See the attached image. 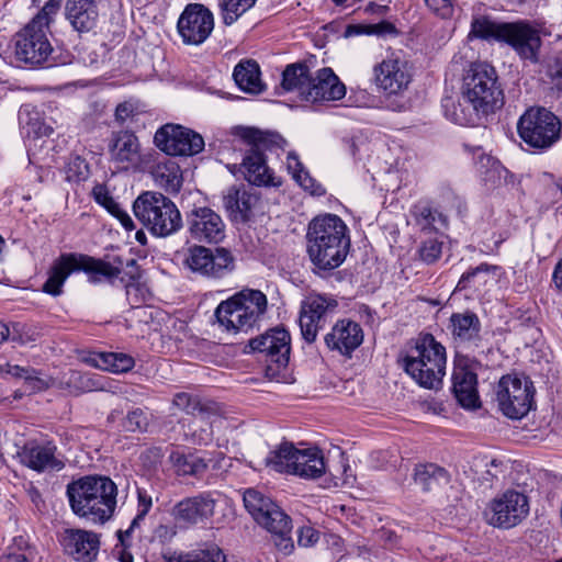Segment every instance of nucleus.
<instances>
[{
	"mask_svg": "<svg viewBox=\"0 0 562 562\" xmlns=\"http://www.w3.org/2000/svg\"><path fill=\"white\" fill-rule=\"evenodd\" d=\"M233 77L237 87L246 93L259 94L266 90L260 67L256 60H240L234 68Z\"/></svg>",
	"mask_w": 562,
	"mask_h": 562,
	"instance_id": "35",
	"label": "nucleus"
},
{
	"mask_svg": "<svg viewBox=\"0 0 562 562\" xmlns=\"http://www.w3.org/2000/svg\"><path fill=\"white\" fill-rule=\"evenodd\" d=\"M92 194L94 201L103 206L110 214L120 205L103 186H95Z\"/></svg>",
	"mask_w": 562,
	"mask_h": 562,
	"instance_id": "54",
	"label": "nucleus"
},
{
	"mask_svg": "<svg viewBox=\"0 0 562 562\" xmlns=\"http://www.w3.org/2000/svg\"><path fill=\"white\" fill-rule=\"evenodd\" d=\"M442 252V241L437 237L424 240L418 249L420 259L430 265L437 261Z\"/></svg>",
	"mask_w": 562,
	"mask_h": 562,
	"instance_id": "51",
	"label": "nucleus"
},
{
	"mask_svg": "<svg viewBox=\"0 0 562 562\" xmlns=\"http://www.w3.org/2000/svg\"><path fill=\"white\" fill-rule=\"evenodd\" d=\"M32 114L37 116V113L34 112V111H31L29 109V106H22L20 112H19V122H20V124L22 126H24L25 124L31 126V128L27 131V133H30L31 131H33L35 133H40L41 132V127L37 126L36 122L35 123L32 122L33 120H37V117L33 119Z\"/></svg>",
	"mask_w": 562,
	"mask_h": 562,
	"instance_id": "57",
	"label": "nucleus"
},
{
	"mask_svg": "<svg viewBox=\"0 0 562 562\" xmlns=\"http://www.w3.org/2000/svg\"><path fill=\"white\" fill-rule=\"evenodd\" d=\"M257 0H220L222 21L225 25L234 24L244 13L250 10Z\"/></svg>",
	"mask_w": 562,
	"mask_h": 562,
	"instance_id": "46",
	"label": "nucleus"
},
{
	"mask_svg": "<svg viewBox=\"0 0 562 562\" xmlns=\"http://www.w3.org/2000/svg\"><path fill=\"white\" fill-rule=\"evenodd\" d=\"M40 331L33 326L24 323H12L9 326L8 340L20 345L31 346L37 341Z\"/></svg>",
	"mask_w": 562,
	"mask_h": 562,
	"instance_id": "47",
	"label": "nucleus"
},
{
	"mask_svg": "<svg viewBox=\"0 0 562 562\" xmlns=\"http://www.w3.org/2000/svg\"><path fill=\"white\" fill-rule=\"evenodd\" d=\"M326 472L322 450L318 448L296 449L291 473L306 480L321 477Z\"/></svg>",
	"mask_w": 562,
	"mask_h": 562,
	"instance_id": "31",
	"label": "nucleus"
},
{
	"mask_svg": "<svg viewBox=\"0 0 562 562\" xmlns=\"http://www.w3.org/2000/svg\"><path fill=\"white\" fill-rule=\"evenodd\" d=\"M312 79L313 76L305 63L291 64L282 72L281 88L288 92H296L302 100L306 101Z\"/></svg>",
	"mask_w": 562,
	"mask_h": 562,
	"instance_id": "36",
	"label": "nucleus"
},
{
	"mask_svg": "<svg viewBox=\"0 0 562 562\" xmlns=\"http://www.w3.org/2000/svg\"><path fill=\"white\" fill-rule=\"evenodd\" d=\"M60 544L75 561L93 562L99 554L100 537L90 530L69 528L61 533Z\"/></svg>",
	"mask_w": 562,
	"mask_h": 562,
	"instance_id": "25",
	"label": "nucleus"
},
{
	"mask_svg": "<svg viewBox=\"0 0 562 562\" xmlns=\"http://www.w3.org/2000/svg\"><path fill=\"white\" fill-rule=\"evenodd\" d=\"M155 145L169 156H193L204 148L203 137L177 124H166L154 136Z\"/></svg>",
	"mask_w": 562,
	"mask_h": 562,
	"instance_id": "17",
	"label": "nucleus"
},
{
	"mask_svg": "<svg viewBox=\"0 0 562 562\" xmlns=\"http://www.w3.org/2000/svg\"><path fill=\"white\" fill-rule=\"evenodd\" d=\"M256 203V195L243 187H229L223 194V205L234 221L246 222Z\"/></svg>",
	"mask_w": 562,
	"mask_h": 562,
	"instance_id": "32",
	"label": "nucleus"
},
{
	"mask_svg": "<svg viewBox=\"0 0 562 562\" xmlns=\"http://www.w3.org/2000/svg\"><path fill=\"white\" fill-rule=\"evenodd\" d=\"M387 11H389V7L387 5L378 4L375 2H369L364 7V12L366 13L376 14V15H381V16L385 15Z\"/></svg>",
	"mask_w": 562,
	"mask_h": 562,
	"instance_id": "64",
	"label": "nucleus"
},
{
	"mask_svg": "<svg viewBox=\"0 0 562 562\" xmlns=\"http://www.w3.org/2000/svg\"><path fill=\"white\" fill-rule=\"evenodd\" d=\"M290 334L283 328H273L252 338L248 342L251 351L263 355L271 363L267 367V374L273 376L276 369L285 368L290 359Z\"/></svg>",
	"mask_w": 562,
	"mask_h": 562,
	"instance_id": "19",
	"label": "nucleus"
},
{
	"mask_svg": "<svg viewBox=\"0 0 562 562\" xmlns=\"http://www.w3.org/2000/svg\"><path fill=\"white\" fill-rule=\"evenodd\" d=\"M151 497L145 491H138V514L136 519L144 518L151 508Z\"/></svg>",
	"mask_w": 562,
	"mask_h": 562,
	"instance_id": "59",
	"label": "nucleus"
},
{
	"mask_svg": "<svg viewBox=\"0 0 562 562\" xmlns=\"http://www.w3.org/2000/svg\"><path fill=\"white\" fill-rule=\"evenodd\" d=\"M8 373L16 378L24 379L32 391H43L49 386V382L40 378L37 375V371L30 367L8 364Z\"/></svg>",
	"mask_w": 562,
	"mask_h": 562,
	"instance_id": "50",
	"label": "nucleus"
},
{
	"mask_svg": "<svg viewBox=\"0 0 562 562\" xmlns=\"http://www.w3.org/2000/svg\"><path fill=\"white\" fill-rule=\"evenodd\" d=\"M88 362L100 370L112 373L128 372L135 364L133 357L122 352L95 353L88 359Z\"/></svg>",
	"mask_w": 562,
	"mask_h": 562,
	"instance_id": "39",
	"label": "nucleus"
},
{
	"mask_svg": "<svg viewBox=\"0 0 562 562\" xmlns=\"http://www.w3.org/2000/svg\"><path fill=\"white\" fill-rule=\"evenodd\" d=\"M244 504L254 519L271 533L277 550L283 555L291 554L294 550L291 518L270 498L251 488L245 492Z\"/></svg>",
	"mask_w": 562,
	"mask_h": 562,
	"instance_id": "9",
	"label": "nucleus"
},
{
	"mask_svg": "<svg viewBox=\"0 0 562 562\" xmlns=\"http://www.w3.org/2000/svg\"><path fill=\"white\" fill-rule=\"evenodd\" d=\"M452 334L460 341H472L479 337L480 319L473 313H456L451 318Z\"/></svg>",
	"mask_w": 562,
	"mask_h": 562,
	"instance_id": "41",
	"label": "nucleus"
},
{
	"mask_svg": "<svg viewBox=\"0 0 562 562\" xmlns=\"http://www.w3.org/2000/svg\"><path fill=\"white\" fill-rule=\"evenodd\" d=\"M133 113V109L128 103H121L116 106L115 119L120 122L126 121Z\"/></svg>",
	"mask_w": 562,
	"mask_h": 562,
	"instance_id": "63",
	"label": "nucleus"
},
{
	"mask_svg": "<svg viewBox=\"0 0 562 562\" xmlns=\"http://www.w3.org/2000/svg\"><path fill=\"white\" fill-rule=\"evenodd\" d=\"M234 135L250 146L243 159L245 179L258 187H279L280 178L267 166L263 155L265 149L282 148L285 139L278 133L265 132L255 127H236Z\"/></svg>",
	"mask_w": 562,
	"mask_h": 562,
	"instance_id": "4",
	"label": "nucleus"
},
{
	"mask_svg": "<svg viewBox=\"0 0 562 562\" xmlns=\"http://www.w3.org/2000/svg\"><path fill=\"white\" fill-rule=\"evenodd\" d=\"M177 27L184 44L200 45L214 29L213 13L203 4H188L178 20Z\"/></svg>",
	"mask_w": 562,
	"mask_h": 562,
	"instance_id": "20",
	"label": "nucleus"
},
{
	"mask_svg": "<svg viewBox=\"0 0 562 562\" xmlns=\"http://www.w3.org/2000/svg\"><path fill=\"white\" fill-rule=\"evenodd\" d=\"M519 137L535 149H548L561 136V122L544 108H530L518 120Z\"/></svg>",
	"mask_w": 562,
	"mask_h": 562,
	"instance_id": "11",
	"label": "nucleus"
},
{
	"mask_svg": "<svg viewBox=\"0 0 562 562\" xmlns=\"http://www.w3.org/2000/svg\"><path fill=\"white\" fill-rule=\"evenodd\" d=\"M136 218L156 237H169L178 233L182 226V216L169 198L160 192L146 191L133 203Z\"/></svg>",
	"mask_w": 562,
	"mask_h": 562,
	"instance_id": "8",
	"label": "nucleus"
},
{
	"mask_svg": "<svg viewBox=\"0 0 562 562\" xmlns=\"http://www.w3.org/2000/svg\"><path fill=\"white\" fill-rule=\"evenodd\" d=\"M286 167L292 173L295 181L306 191L313 195H324L326 190L324 187L313 179L308 171L305 170L304 166L299 159L295 153L290 151L286 157Z\"/></svg>",
	"mask_w": 562,
	"mask_h": 562,
	"instance_id": "42",
	"label": "nucleus"
},
{
	"mask_svg": "<svg viewBox=\"0 0 562 562\" xmlns=\"http://www.w3.org/2000/svg\"><path fill=\"white\" fill-rule=\"evenodd\" d=\"M508 23H495L485 16L475 18L471 24L470 35L483 40H498L502 41L503 27L507 26Z\"/></svg>",
	"mask_w": 562,
	"mask_h": 562,
	"instance_id": "45",
	"label": "nucleus"
},
{
	"mask_svg": "<svg viewBox=\"0 0 562 562\" xmlns=\"http://www.w3.org/2000/svg\"><path fill=\"white\" fill-rule=\"evenodd\" d=\"M148 425V418L143 409L136 408L127 414L124 420V428L127 431H143Z\"/></svg>",
	"mask_w": 562,
	"mask_h": 562,
	"instance_id": "53",
	"label": "nucleus"
},
{
	"mask_svg": "<svg viewBox=\"0 0 562 562\" xmlns=\"http://www.w3.org/2000/svg\"><path fill=\"white\" fill-rule=\"evenodd\" d=\"M414 226L424 233L440 232L448 226L447 216L427 201H419L411 209Z\"/></svg>",
	"mask_w": 562,
	"mask_h": 562,
	"instance_id": "33",
	"label": "nucleus"
},
{
	"mask_svg": "<svg viewBox=\"0 0 562 562\" xmlns=\"http://www.w3.org/2000/svg\"><path fill=\"white\" fill-rule=\"evenodd\" d=\"M452 391L462 407L468 409L479 407L477 379L474 372L465 367H457L452 374Z\"/></svg>",
	"mask_w": 562,
	"mask_h": 562,
	"instance_id": "30",
	"label": "nucleus"
},
{
	"mask_svg": "<svg viewBox=\"0 0 562 562\" xmlns=\"http://www.w3.org/2000/svg\"><path fill=\"white\" fill-rule=\"evenodd\" d=\"M533 385L527 378L507 374L501 378L496 400L504 415L513 419L526 416L533 404Z\"/></svg>",
	"mask_w": 562,
	"mask_h": 562,
	"instance_id": "12",
	"label": "nucleus"
},
{
	"mask_svg": "<svg viewBox=\"0 0 562 562\" xmlns=\"http://www.w3.org/2000/svg\"><path fill=\"white\" fill-rule=\"evenodd\" d=\"M162 558L166 562H226V555L215 544L186 553L166 552Z\"/></svg>",
	"mask_w": 562,
	"mask_h": 562,
	"instance_id": "40",
	"label": "nucleus"
},
{
	"mask_svg": "<svg viewBox=\"0 0 562 562\" xmlns=\"http://www.w3.org/2000/svg\"><path fill=\"white\" fill-rule=\"evenodd\" d=\"M85 271L89 274L91 282H99L102 279L112 280L117 278L121 269L101 259L87 255L63 254L48 270V278L43 284V292L53 296L61 294L63 285L67 278L75 271Z\"/></svg>",
	"mask_w": 562,
	"mask_h": 562,
	"instance_id": "10",
	"label": "nucleus"
},
{
	"mask_svg": "<svg viewBox=\"0 0 562 562\" xmlns=\"http://www.w3.org/2000/svg\"><path fill=\"white\" fill-rule=\"evenodd\" d=\"M72 166L76 168V176L79 180L85 179L87 177L88 166L85 159L80 157H75L69 165V170L72 169Z\"/></svg>",
	"mask_w": 562,
	"mask_h": 562,
	"instance_id": "62",
	"label": "nucleus"
},
{
	"mask_svg": "<svg viewBox=\"0 0 562 562\" xmlns=\"http://www.w3.org/2000/svg\"><path fill=\"white\" fill-rule=\"evenodd\" d=\"M221 502L216 491H205L179 501L171 510L173 519L182 526H205L212 521Z\"/></svg>",
	"mask_w": 562,
	"mask_h": 562,
	"instance_id": "16",
	"label": "nucleus"
},
{
	"mask_svg": "<svg viewBox=\"0 0 562 562\" xmlns=\"http://www.w3.org/2000/svg\"><path fill=\"white\" fill-rule=\"evenodd\" d=\"M155 183L169 193H177L182 187V173L179 165L171 158L157 159L150 169Z\"/></svg>",
	"mask_w": 562,
	"mask_h": 562,
	"instance_id": "34",
	"label": "nucleus"
},
{
	"mask_svg": "<svg viewBox=\"0 0 562 562\" xmlns=\"http://www.w3.org/2000/svg\"><path fill=\"white\" fill-rule=\"evenodd\" d=\"M504 104V93L496 70L486 63H473L462 77L460 97H446L445 116L459 125H474Z\"/></svg>",
	"mask_w": 562,
	"mask_h": 562,
	"instance_id": "1",
	"label": "nucleus"
},
{
	"mask_svg": "<svg viewBox=\"0 0 562 562\" xmlns=\"http://www.w3.org/2000/svg\"><path fill=\"white\" fill-rule=\"evenodd\" d=\"M501 268L498 266L481 263L477 267L464 272L458 283L459 289L465 288H480L487 284L492 279L495 278L496 272Z\"/></svg>",
	"mask_w": 562,
	"mask_h": 562,
	"instance_id": "43",
	"label": "nucleus"
},
{
	"mask_svg": "<svg viewBox=\"0 0 562 562\" xmlns=\"http://www.w3.org/2000/svg\"><path fill=\"white\" fill-rule=\"evenodd\" d=\"M405 372L422 387L437 390L446 374V348L430 334L422 335L403 358Z\"/></svg>",
	"mask_w": 562,
	"mask_h": 562,
	"instance_id": "5",
	"label": "nucleus"
},
{
	"mask_svg": "<svg viewBox=\"0 0 562 562\" xmlns=\"http://www.w3.org/2000/svg\"><path fill=\"white\" fill-rule=\"evenodd\" d=\"M15 542L19 547V551H15L14 548L10 547L8 552L2 557L1 562H30L29 555L25 550H22L21 544H25V541L22 538L15 539Z\"/></svg>",
	"mask_w": 562,
	"mask_h": 562,
	"instance_id": "56",
	"label": "nucleus"
},
{
	"mask_svg": "<svg viewBox=\"0 0 562 562\" xmlns=\"http://www.w3.org/2000/svg\"><path fill=\"white\" fill-rule=\"evenodd\" d=\"M109 153L111 160L122 165L123 168L135 166L140 157V145L137 136L130 131L113 133L109 144Z\"/></svg>",
	"mask_w": 562,
	"mask_h": 562,
	"instance_id": "28",
	"label": "nucleus"
},
{
	"mask_svg": "<svg viewBox=\"0 0 562 562\" xmlns=\"http://www.w3.org/2000/svg\"><path fill=\"white\" fill-rule=\"evenodd\" d=\"M65 18L76 32L88 33L98 24V4L94 0H67Z\"/></svg>",
	"mask_w": 562,
	"mask_h": 562,
	"instance_id": "29",
	"label": "nucleus"
},
{
	"mask_svg": "<svg viewBox=\"0 0 562 562\" xmlns=\"http://www.w3.org/2000/svg\"><path fill=\"white\" fill-rule=\"evenodd\" d=\"M350 244L349 229L338 215H318L307 226L306 251L312 263L321 270H334L341 266Z\"/></svg>",
	"mask_w": 562,
	"mask_h": 562,
	"instance_id": "2",
	"label": "nucleus"
},
{
	"mask_svg": "<svg viewBox=\"0 0 562 562\" xmlns=\"http://www.w3.org/2000/svg\"><path fill=\"white\" fill-rule=\"evenodd\" d=\"M453 0H425L426 4L437 14L448 16L451 12Z\"/></svg>",
	"mask_w": 562,
	"mask_h": 562,
	"instance_id": "58",
	"label": "nucleus"
},
{
	"mask_svg": "<svg viewBox=\"0 0 562 562\" xmlns=\"http://www.w3.org/2000/svg\"><path fill=\"white\" fill-rule=\"evenodd\" d=\"M548 75L559 90H562V61L555 60L548 68Z\"/></svg>",
	"mask_w": 562,
	"mask_h": 562,
	"instance_id": "60",
	"label": "nucleus"
},
{
	"mask_svg": "<svg viewBox=\"0 0 562 562\" xmlns=\"http://www.w3.org/2000/svg\"><path fill=\"white\" fill-rule=\"evenodd\" d=\"M373 75L378 89L389 95L403 92L412 80L408 63L394 54L375 65Z\"/></svg>",
	"mask_w": 562,
	"mask_h": 562,
	"instance_id": "21",
	"label": "nucleus"
},
{
	"mask_svg": "<svg viewBox=\"0 0 562 562\" xmlns=\"http://www.w3.org/2000/svg\"><path fill=\"white\" fill-rule=\"evenodd\" d=\"M67 385L75 392H92L101 390L102 386L98 379L91 373L71 370L68 373Z\"/></svg>",
	"mask_w": 562,
	"mask_h": 562,
	"instance_id": "49",
	"label": "nucleus"
},
{
	"mask_svg": "<svg viewBox=\"0 0 562 562\" xmlns=\"http://www.w3.org/2000/svg\"><path fill=\"white\" fill-rule=\"evenodd\" d=\"M319 539V532L312 526H303L297 530V543L300 547H313Z\"/></svg>",
	"mask_w": 562,
	"mask_h": 562,
	"instance_id": "55",
	"label": "nucleus"
},
{
	"mask_svg": "<svg viewBox=\"0 0 562 562\" xmlns=\"http://www.w3.org/2000/svg\"><path fill=\"white\" fill-rule=\"evenodd\" d=\"M74 514L94 524L108 521L116 508L117 486L104 475H86L67 485Z\"/></svg>",
	"mask_w": 562,
	"mask_h": 562,
	"instance_id": "3",
	"label": "nucleus"
},
{
	"mask_svg": "<svg viewBox=\"0 0 562 562\" xmlns=\"http://www.w3.org/2000/svg\"><path fill=\"white\" fill-rule=\"evenodd\" d=\"M111 215L117 218L126 231H133L135 228L132 217L120 205L113 211V213H111Z\"/></svg>",
	"mask_w": 562,
	"mask_h": 562,
	"instance_id": "61",
	"label": "nucleus"
},
{
	"mask_svg": "<svg viewBox=\"0 0 562 562\" xmlns=\"http://www.w3.org/2000/svg\"><path fill=\"white\" fill-rule=\"evenodd\" d=\"M362 341L363 330L361 326L350 319L338 321L325 336V344L328 349L347 358L351 357Z\"/></svg>",
	"mask_w": 562,
	"mask_h": 562,
	"instance_id": "26",
	"label": "nucleus"
},
{
	"mask_svg": "<svg viewBox=\"0 0 562 562\" xmlns=\"http://www.w3.org/2000/svg\"><path fill=\"white\" fill-rule=\"evenodd\" d=\"M504 42L509 44L520 58L538 63L541 38L537 29L526 22L508 23L503 27Z\"/></svg>",
	"mask_w": 562,
	"mask_h": 562,
	"instance_id": "23",
	"label": "nucleus"
},
{
	"mask_svg": "<svg viewBox=\"0 0 562 562\" xmlns=\"http://www.w3.org/2000/svg\"><path fill=\"white\" fill-rule=\"evenodd\" d=\"M448 472L434 463L418 464L414 470V482L425 492L434 491L449 483Z\"/></svg>",
	"mask_w": 562,
	"mask_h": 562,
	"instance_id": "38",
	"label": "nucleus"
},
{
	"mask_svg": "<svg viewBox=\"0 0 562 562\" xmlns=\"http://www.w3.org/2000/svg\"><path fill=\"white\" fill-rule=\"evenodd\" d=\"M172 406L193 416L189 425L190 436L194 443L206 445L212 439V416L216 417L214 403L202 402L198 396L181 392L172 400Z\"/></svg>",
	"mask_w": 562,
	"mask_h": 562,
	"instance_id": "14",
	"label": "nucleus"
},
{
	"mask_svg": "<svg viewBox=\"0 0 562 562\" xmlns=\"http://www.w3.org/2000/svg\"><path fill=\"white\" fill-rule=\"evenodd\" d=\"M183 266L191 272L207 278H223L234 270V257L225 248L211 250L203 246H192L188 249Z\"/></svg>",
	"mask_w": 562,
	"mask_h": 562,
	"instance_id": "15",
	"label": "nucleus"
},
{
	"mask_svg": "<svg viewBox=\"0 0 562 562\" xmlns=\"http://www.w3.org/2000/svg\"><path fill=\"white\" fill-rule=\"evenodd\" d=\"M63 0H48L42 10L15 36V57L31 66L45 63L53 52L47 37L49 24L54 21Z\"/></svg>",
	"mask_w": 562,
	"mask_h": 562,
	"instance_id": "6",
	"label": "nucleus"
},
{
	"mask_svg": "<svg viewBox=\"0 0 562 562\" xmlns=\"http://www.w3.org/2000/svg\"><path fill=\"white\" fill-rule=\"evenodd\" d=\"M474 154L476 156L475 165L477 171L484 181L494 182L501 178L502 166L497 160L485 155L481 148H476Z\"/></svg>",
	"mask_w": 562,
	"mask_h": 562,
	"instance_id": "48",
	"label": "nucleus"
},
{
	"mask_svg": "<svg viewBox=\"0 0 562 562\" xmlns=\"http://www.w3.org/2000/svg\"><path fill=\"white\" fill-rule=\"evenodd\" d=\"M528 514V497L513 490L493 498L484 512L485 519L491 526L503 529L519 525Z\"/></svg>",
	"mask_w": 562,
	"mask_h": 562,
	"instance_id": "13",
	"label": "nucleus"
},
{
	"mask_svg": "<svg viewBox=\"0 0 562 562\" xmlns=\"http://www.w3.org/2000/svg\"><path fill=\"white\" fill-rule=\"evenodd\" d=\"M190 236L198 241L218 243L225 236L222 217L206 206L194 207L187 214Z\"/></svg>",
	"mask_w": 562,
	"mask_h": 562,
	"instance_id": "22",
	"label": "nucleus"
},
{
	"mask_svg": "<svg viewBox=\"0 0 562 562\" xmlns=\"http://www.w3.org/2000/svg\"><path fill=\"white\" fill-rule=\"evenodd\" d=\"M346 94V87L331 68L318 69L313 76L307 102H324L340 100Z\"/></svg>",
	"mask_w": 562,
	"mask_h": 562,
	"instance_id": "27",
	"label": "nucleus"
},
{
	"mask_svg": "<svg viewBox=\"0 0 562 562\" xmlns=\"http://www.w3.org/2000/svg\"><path fill=\"white\" fill-rule=\"evenodd\" d=\"M295 453L296 448L293 445L282 443L267 456L265 464L276 472L290 474Z\"/></svg>",
	"mask_w": 562,
	"mask_h": 562,
	"instance_id": "44",
	"label": "nucleus"
},
{
	"mask_svg": "<svg viewBox=\"0 0 562 562\" xmlns=\"http://www.w3.org/2000/svg\"><path fill=\"white\" fill-rule=\"evenodd\" d=\"M20 462L38 473L60 471L64 469V461L57 456V447L52 441L25 443L18 452Z\"/></svg>",
	"mask_w": 562,
	"mask_h": 562,
	"instance_id": "24",
	"label": "nucleus"
},
{
	"mask_svg": "<svg viewBox=\"0 0 562 562\" xmlns=\"http://www.w3.org/2000/svg\"><path fill=\"white\" fill-rule=\"evenodd\" d=\"M337 305L334 297L317 293H311L302 301L299 324L306 342L315 341L318 330Z\"/></svg>",
	"mask_w": 562,
	"mask_h": 562,
	"instance_id": "18",
	"label": "nucleus"
},
{
	"mask_svg": "<svg viewBox=\"0 0 562 562\" xmlns=\"http://www.w3.org/2000/svg\"><path fill=\"white\" fill-rule=\"evenodd\" d=\"M168 459L178 475L201 476L207 470V461L196 453L173 449Z\"/></svg>",
	"mask_w": 562,
	"mask_h": 562,
	"instance_id": "37",
	"label": "nucleus"
},
{
	"mask_svg": "<svg viewBox=\"0 0 562 562\" xmlns=\"http://www.w3.org/2000/svg\"><path fill=\"white\" fill-rule=\"evenodd\" d=\"M147 289L134 278L125 284V295L131 307H138L145 303L147 297Z\"/></svg>",
	"mask_w": 562,
	"mask_h": 562,
	"instance_id": "52",
	"label": "nucleus"
},
{
	"mask_svg": "<svg viewBox=\"0 0 562 562\" xmlns=\"http://www.w3.org/2000/svg\"><path fill=\"white\" fill-rule=\"evenodd\" d=\"M267 308L268 300L263 292L243 289L218 304L215 317L227 331L247 333L260 325Z\"/></svg>",
	"mask_w": 562,
	"mask_h": 562,
	"instance_id": "7",
	"label": "nucleus"
}]
</instances>
